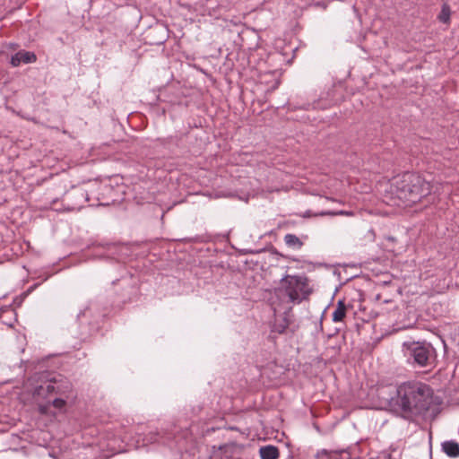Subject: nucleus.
Instances as JSON below:
<instances>
[{
  "label": "nucleus",
  "instance_id": "nucleus-1",
  "mask_svg": "<svg viewBox=\"0 0 459 459\" xmlns=\"http://www.w3.org/2000/svg\"><path fill=\"white\" fill-rule=\"evenodd\" d=\"M396 402L403 412L420 415L427 411L433 403V389L419 381H408L396 387Z\"/></svg>",
  "mask_w": 459,
  "mask_h": 459
},
{
  "label": "nucleus",
  "instance_id": "nucleus-2",
  "mask_svg": "<svg viewBox=\"0 0 459 459\" xmlns=\"http://www.w3.org/2000/svg\"><path fill=\"white\" fill-rule=\"evenodd\" d=\"M393 186V194L406 206L420 202L431 193L429 181L414 172H405L396 178Z\"/></svg>",
  "mask_w": 459,
  "mask_h": 459
},
{
  "label": "nucleus",
  "instance_id": "nucleus-3",
  "mask_svg": "<svg viewBox=\"0 0 459 459\" xmlns=\"http://www.w3.org/2000/svg\"><path fill=\"white\" fill-rule=\"evenodd\" d=\"M312 292L307 276L290 274L283 275L280 280V286L272 290L280 302L283 301V298H288L287 302L292 304H300L308 299Z\"/></svg>",
  "mask_w": 459,
  "mask_h": 459
},
{
  "label": "nucleus",
  "instance_id": "nucleus-4",
  "mask_svg": "<svg viewBox=\"0 0 459 459\" xmlns=\"http://www.w3.org/2000/svg\"><path fill=\"white\" fill-rule=\"evenodd\" d=\"M403 346L407 362L412 367L426 368L428 370L436 367L437 352L430 343L413 342L409 344L404 343Z\"/></svg>",
  "mask_w": 459,
  "mask_h": 459
},
{
  "label": "nucleus",
  "instance_id": "nucleus-5",
  "mask_svg": "<svg viewBox=\"0 0 459 459\" xmlns=\"http://www.w3.org/2000/svg\"><path fill=\"white\" fill-rule=\"evenodd\" d=\"M72 391V384L66 378L59 376L43 381L35 386L32 395L36 401L48 400L53 396H66Z\"/></svg>",
  "mask_w": 459,
  "mask_h": 459
},
{
  "label": "nucleus",
  "instance_id": "nucleus-6",
  "mask_svg": "<svg viewBox=\"0 0 459 459\" xmlns=\"http://www.w3.org/2000/svg\"><path fill=\"white\" fill-rule=\"evenodd\" d=\"M72 391V384L66 378L59 376L43 381L35 386L32 395L36 401L48 400L53 396H66Z\"/></svg>",
  "mask_w": 459,
  "mask_h": 459
},
{
  "label": "nucleus",
  "instance_id": "nucleus-7",
  "mask_svg": "<svg viewBox=\"0 0 459 459\" xmlns=\"http://www.w3.org/2000/svg\"><path fill=\"white\" fill-rule=\"evenodd\" d=\"M65 201L66 211H76L83 207L85 202L90 201V195L83 188L74 187L66 194Z\"/></svg>",
  "mask_w": 459,
  "mask_h": 459
},
{
  "label": "nucleus",
  "instance_id": "nucleus-8",
  "mask_svg": "<svg viewBox=\"0 0 459 459\" xmlns=\"http://www.w3.org/2000/svg\"><path fill=\"white\" fill-rule=\"evenodd\" d=\"M90 310H84L83 312L78 315V322L81 327L80 338L82 341H86L90 336L96 333L99 330V325L97 323H89L88 326L85 325L87 323L86 317L89 314Z\"/></svg>",
  "mask_w": 459,
  "mask_h": 459
},
{
  "label": "nucleus",
  "instance_id": "nucleus-9",
  "mask_svg": "<svg viewBox=\"0 0 459 459\" xmlns=\"http://www.w3.org/2000/svg\"><path fill=\"white\" fill-rule=\"evenodd\" d=\"M37 61V56L34 52L20 50L11 57V65L13 67L19 66L21 64H30Z\"/></svg>",
  "mask_w": 459,
  "mask_h": 459
},
{
  "label": "nucleus",
  "instance_id": "nucleus-10",
  "mask_svg": "<svg viewBox=\"0 0 459 459\" xmlns=\"http://www.w3.org/2000/svg\"><path fill=\"white\" fill-rule=\"evenodd\" d=\"M442 451L449 457L459 456V443L455 440H446L441 444Z\"/></svg>",
  "mask_w": 459,
  "mask_h": 459
},
{
  "label": "nucleus",
  "instance_id": "nucleus-11",
  "mask_svg": "<svg viewBox=\"0 0 459 459\" xmlns=\"http://www.w3.org/2000/svg\"><path fill=\"white\" fill-rule=\"evenodd\" d=\"M261 459H278L280 452L277 446L273 445H267L261 446L259 449Z\"/></svg>",
  "mask_w": 459,
  "mask_h": 459
},
{
  "label": "nucleus",
  "instance_id": "nucleus-12",
  "mask_svg": "<svg viewBox=\"0 0 459 459\" xmlns=\"http://www.w3.org/2000/svg\"><path fill=\"white\" fill-rule=\"evenodd\" d=\"M346 305L343 300H339L337 302L336 308L334 309L333 313V322H341L343 320V318L346 316Z\"/></svg>",
  "mask_w": 459,
  "mask_h": 459
},
{
  "label": "nucleus",
  "instance_id": "nucleus-13",
  "mask_svg": "<svg viewBox=\"0 0 459 459\" xmlns=\"http://www.w3.org/2000/svg\"><path fill=\"white\" fill-rule=\"evenodd\" d=\"M284 242L289 247L294 249H300L304 245L303 241L299 237L290 233L284 236Z\"/></svg>",
  "mask_w": 459,
  "mask_h": 459
},
{
  "label": "nucleus",
  "instance_id": "nucleus-14",
  "mask_svg": "<svg viewBox=\"0 0 459 459\" xmlns=\"http://www.w3.org/2000/svg\"><path fill=\"white\" fill-rule=\"evenodd\" d=\"M451 8L448 4L445 3L442 4L441 11L437 15V20L445 24L450 23Z\"/></svg>",
  "mask_w": 459,
  "mask_h": 459
},
{
  "label": "nucleus",
  "instance_id": "nucleus-15",
  "mask_svg": "<svg viewBox=\"0 0 459 459\" xmlns=\"http://www.w3.org/2000/svg\"><path fill=\"white\" fill-rule=\"evenodd\" d=\"M68 397V394L66 396H56L52 401L50 400V405H53L56 409H62L66 404L65 398Z\"/></svg>",
  "mask_w": 459,
  "mask_h": 459
},
{
  "label": "nucleus",
  "instance_id": "nucleus-16",
  "mask_svg": "<svg viewBox=\"0 0 459 459\" xmlns=\"http://www.w3.org/2000/svg\"><path fill=\"white\" fill-rule=\"evenodd\" d=\"M288 327V324L285 320L281 323L274 324L273 326V331L278 333H283Z\"/></svg>",
  "mask_w": 459,
  "mask_h": 459
},
{
  "label": "nucleus",
  "instance_id": "nucleus-17",
  "mask_svg": "<svg viewBox=\"0 0 459 459\" xmlns=\"http://www.w3.org/2000/svg\"><path fill=\"white\" fill-rule=\"evenodd\" d=\"M50 406V401H48L47 404H39V411L40 413L45 414Z\"/></svg>",
  "mask_w": 459,
  "mask_h": 459
},
{
  "label": "nucleus",
  "instance_id": "nucleus-18",
  "mask_svg": "<svg viewBox=\"0 0 459 459\" xmlns=\"http://www.w3.org/2000/svg\"><path fill=\"white\" fill-rule=\"evenodd\" d=\"M103 192H108L112 190V187L109 185H104L101 186Z\"/></svg>",
  "mask_w": 459,
  "mask_h": 459
},
{
  "label": "nucleus",
  "instance_id": "nucleus-19",
  "mask_svg": "<svg viewBox=\"0 0 459 459\" xmlns=\"http://www.w3.org/2000/svg\"><path fill=\"white\" fill-rule=\"evenodd\" d=\"M56 202V200H53L52 203H51V205H53Z\"/></svg>",
  "mask_w": 459,
  "mask_h": 459
},
{
  "label": "nucleus",
  "instance_id": "nucleus-20",
  "mask_svg": "<svg viewBox=\"0 0 459 459\" xmlns=\"http://www.w3.org/2000/svg\"><path fill=\"white\" fill-rule=\"evenodd\" d=\"M100 205H106V204H104V203H100ZM107 204H108V203H107Z\"/></svg>",
  "mask_w": 459,
  "mask_h": 459
}]
</instances>
